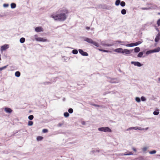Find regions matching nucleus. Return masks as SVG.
Listing matches in <instances>:
<instances>
[{
	"instance_id": "f257e3e1",
	"label": "nucleus",
	"mask_w": 160,
	"mask_h": 160,
	"mask_svg": "<svg viewBox=\"0 0 160 160\" xmlns=\"http://www.w3.org/2000/svg\"><path fill=\"white\" fill-rule=\"evenodd\" d=\"M68 12L66 9H62L58 11L57 14H53L50 16V17L53 18L55 20L60 21H64L67 18V14Z\"/></svg>"
},
{
	"instance_id": "f03ea898",
	"label": "nucleus",
	"mask_w": 160,
	"mask_h": 160,
	"mask_svg": "<svg viewBox=\"0 0 160 160\" xmlns=\"http://www.w3.org/2000/svg\"><path fill=\"white\" fill-rule=\"evenodd\" d=\"M98 130L99 131L108 132H112V130L108 127H101L98 128Z\"/></svg>"
},
{
	"instance_id": "7ed1b4c3",
	"label": "nucleus",
	"mask_w": 160,
	"mask_h": 160,
	"mask_svg": "<svg viewBox=\"0 0 160 160\" xmlns=\"http://www.w3.org/2000/svg\"><path fill=\"white\" fill-rule=\"evenodd\" d=\"M37 36V35H35L34 36L35 40L37 41L42 42H49V40H48L41 37H38Z\"/></svg>"
},
{
	"instance_id": "20e7f679",
	"label": "nucleus",
	"mask_w": 160,
	"mask_h": 160,
	"mask_svg": "<svg viewBox=\"0 0 160 160\" xmlns=\"http://www.w3.org/2000/svg\"><path fill=\"white\" fill-rule=\"evenodd\" d=\"M142 42V41H139L135 43H131L130 44H128L126 45L122 44L123 45H125L127 47H132L135 46H137L138 45L141 44Z\"/></svg>"
},
{
	"instance_id": "39448f33",
	"label": "nucleus",
	"mask_w": 160,
	"mask_h": 160,
	"mask_svg": "<svg viewBox=\"0 0 160 160\" xmlns=\"http://www.w3.org/2000/svg\"><path fill=\"white\" fill-rule=\"evenodd\" d=\"M133 49L128 50L127 49H123L122 54L125 55L130 54L133 51Z\"/></svg>"
},
{
	"instance_id": "423d86ee",
	"label": "nucleus",
	"mask_w": 160,
	"mask_h": 160,
	"mask_svg": "<svg viewBox=\"0 0 160 160\" xmlns=\"http://www.w3.org/2000/svg\"><path fill=\"white\" fill-rule=\"evenodd\" d=\"M108 81L111 83H117L119 82V80L116 78L110 79Z\"/></svg>"
},
{
	"instance_id": "0eeeda50",
	"label": "nucleus",
	"mask_w": 160,
	"mask_h": 160,
	"mask_svg": "<svg viewBox=\"0 0 160 160\" xmlns=\"http://www.w3.org/2000/svg\"><path fill=\"white\" fill-rule=\"evenodd\" d=\"M131 63L134 64V66H137L139 67H141L142 65V64H141L138 62L132 61L131 62Z\"/></svg>"
},
{
	"instance_id": "6e6552de",
	"label": "nucleus",
	"mask_w": 160,
	"mask_h": 160,
	"mask_svg": "<svg viewBox=\"0 0 160 160\" xmlns=\"http://www.w3.org/2000/svg\"><path fill=\"white\" fill-rule=\"evenodd\" d=\"M134 129V130H137L138 129L139 130H144V128H141V127H132L131 128H129L127 130L128 131L130 130L131 129Z\"/></svg>"
},
{
	"instance_id": "1a4fd4ad",
	"label": "nucleus",
	"mask_w": 160,
	"mask_h": 160,
	"mask_svg": "<svg viewBox=\"0 0 160 160\" xmlns=\"http://www.w3.org/2000/svg\"><path fill=\"white\" fill-rule=\"evenodd\" d=\"M79 52L83 56H88V53L85 52L83 51L82 49H79L78 50Z\"/></svg>"
},
{
	"instance_id": "9d476101",
	"label": "nucleus",
	"mask_w": 160,
	"mask_h": 160,
	"mask_svg": "<svg viewBox=\"0 0 160 160\" xmlns=\"http://www.w3.org/2000/svg\"><path fill=\"white\" fill-rule=\"evenodd\" d=\"M9 48L8 45V44H5L1 46V50L2 51H4L8 48Z\"/></svg>"
},
{
	"instance_id": "9b49d317",
	"label": "nucleus",
	"mask_w": 160,
	"mask_h": 160,
	"mask_svg": "<svg viewBox=\"0 0 160 160\" xmlns=\"http://www.w3.org/2000/svg\"><path fill=\"white\" fill-rule=\"evenodd\" d=\"M35 30L37 32H39L43 31V28L41 27H38L36 28Z\"/></svg>"
},
{
	"instance_id": "f8f14e48",
	"label": "nucleus",
	"mask_w": 160,
	"mask_h": 160,
	"mask_svg": "<svg viewBox=\"0 0 160 160\" xmlns=\"http://www.w3.org/2000/svg\"><path fill=\"white\" fill-rule=\"evenodd\" d=\"M123 49L122 48H118L114 50V51L118 53H122L123 51Z\"/></svg>"
},
{
	"instance_id": "ddd939ff",
	"label": "nucleus",
	"mask_w": 160,
	"mask_h": 160,
	"mask_svg": "<svg viewBox=\"0 0 160 160\" xmlns=\"http://www.w3.org/2000/svg\"><path fill=\"white\" fill-rule=\"evenodd\" d=\"M84 41L88 42L89 43L92 44L93 40L91 38H85L84 39Z\"/></svg>"
},
{
	"instance_id": "4468645a",
	"label": "nucleus",
	"mask_w": 160,
	"mask_h": 160,
	"mask_svg": "<svg viewBox=\"0 0 160 160\" xmlns=\"http://www.w3.org/2000/svg\"><path fill=\"white\" fill-rule=\"evenodd\" d=\"M160 39V33L159 32L157 35L155 39V41L156 42H158Z\"/></svg>"
},
{
	"instance_id": "2eb2a0df",
	"label": "nucleus",
	"mask_w": 160,
	"mask_h": 160,
	"mask_svg": "<svg viewBox=\"0 0 160 160\" xmlns=\"http://www.w3.org/2000/svg\"><path fill=\"white\" fill-rule=\"evenodd\" d=\"M4 110H5V111L7 113H11L12 112V110L9 108H5Z\"/></svg>"
},
{
	"instance_id": "dca6fc26",
	"label": "nucleus",
	"mask_w": 160,
	"mask_h": 160,
	"mask_svg": "<svg viewBox=\"0 0 160 160\" xmlns=\"http://www.w3.org/2000/svg\"><path fill=\"white\" fill-rule=\"evenodd\" d=\"M134 51L135 52L137 53L139 52L140 51V48L139 47H137L134 49Z\"/></svg>"
},
{
	"instance_id": "f3484780",
	"label": "nucleus",
	"mask_w": 160,
	"mask_h": 160,
	"mask_svg": "<svg viewBox=\"0 0 160 160\" xmlns=\"http://www.w3.org/2000/svg\"><path fill=\"white\" fill-rule=\"evenodd\" d=\"M143 53H144V52H139L137 55V57L138 58L142 57Z\"/></svg>"
},
{
	"instance_id": "a211bd4d",
	"label": "nucleus",
	"mask_w": 160,
	"mask_h": 160,
	"mask_svg": "<svg viewBox=\"0 0 160 160\" xmlns=\"http://www.w3.org/2000/svg\"><path fill=\"white\" fill-rule=\"evenodd\" d=\"M120 0H117L115 2V4L116 6H118L120 4Z\"/></svg>"
},
{
	"instance_id": "6ab92c4d",
	"label": "nucleus",
	"mask_w": 160,
	"mask_h": 160,
	"mask_svg": "<svg viewBox=\"0 0 160 160\" xmlns=\"http://www.w3.org/2000/svg\"><path fill=\"white\" fill-rule=\"evenodd\" d=\"M15 75L16 77H18L20 76V73L19 71H17L15 73Z\"/></svg>"
},
{
	"instance_id": "aec40b11",
	"label": "nucleus",
	"mask_w": 160,
	"mask_h": 160,
	"mask_svg": "<svg viewBox=\"0 0 160 160\" xmlns=\"http://www.w3.org/2000/svg\"><path fill=\"white\" fill-rule=\"evenodd\" d=\"M11 7L12 8H14L16 7V4L15 3H12L11 4Z\"/></svg>"
},
{
	"instance_id": "412c9836",
	"label": "nucleus",
	"mask_w": 160,
	"mask_h": 160,
	"mask_svg": "<svg viewBox=\"0 0 160 160\" xmlns=\"http://www.w3.org/2000/svg\"><path fill=\"white\" fill-rule=\"evenodd\" d=\"M127 12L126 10L125 9H122L121 11V13L122 15H125Z\"/></svg>"
},
{
	"instance_id": "4be33fe9",
	"label": "nucleus",
	"mask_w": 160,
	"mask_h": 160,
	"mask_svg": "<svg viewBox=\"0 0 160 160\" xmlns=\"http://www.w3.org/2000/svg\"><path fill=\"white\" fill-rule=\"evenodd\" d=\"M154 52L153 50L148 51L146 52V53L147 55H148L151 53Z\"/></svg>"
},
{
	"instance_id": "5701e85b",
	"label": "nucleus",
	"mask_w": 160,
	"mask_h": 160,
	"mask_svg": "<svg viewBox=\"0 0 160 160\" xmlns=\"http://www.w3.org/2000/svg\"><path fill=\"white\" fill-rule=\"evenodd\" d=\"M25 38H22L20 39V42L21 43H23L25 42Z\"/></svg>"
},
{
	"instance_id": "b1692460",
	"label": "nucleus",
	"mask_w": 160,
	"mask_h": 160,
	"mask_svg": "<svg viewBox=\"0 0 160 160\" xmlns=\"http://www.w3.org/2000/svg\"><path fill=\"white\" fill-rule=\"evenodd\" d=\"M154 52H158L160 51V48L159 47L157 49H155L153 50Z\"/></svg>"
},
{
	"instance_id": "393cba45",
	"label": "nucleus",
	"mask_w": 160,
	"mask_h": 160,
	"mask_svg": "<svg viewBox=\"0 0 160 160\" xmlns=\"http://www.w3.org/2000/svg\"><path fill=\"white\" fill-rule=\"evenodd\" d=\"M120 5L122 7H124L126 5V3L124 1H122L121 2H120Z\"/></svg>"
},
{
	"instance_id": "a878e982",
	"label": "nucleus",
	"mask_w": 160,
	"mask_h": 160,
	"mask_svg": "<svg viewBox=\"0 0 160 160\" xmlns=\"http://www.w3.org/2000/svg\"><path fill=\"white\" fill-rule=\"evenodd\" d=\"M92 44L94 46H95L96 47H99V44L97 42H95L93 41Z\"/></svg>"
},
{
	"instance_id": "bb28decb",
	"label": "nucleus",
	"mask_w": 160,
	"mask_h": 160,
	"mask_svg": "<svg viewBox=\"0 0 160 160\" xmlns=\"http://www.w3.org/2000/svg\"><path fill=\"white\" fill-rule=\"evenodd\" d=\"M99 50L100 51H102V52H110V51L109 50H103V49H99Z\"/></svg>"
},
{
	"instance_id": "cd10ccee",
	"label": "nucleus",
	"mask_w": 160,
	"mask_h": 160,
	"mask_svg": "<svg viewBox=\"0 0 160 160\" xmlns=\"http://www.w3.org/2000/svg\"><path fill=\"white\" fill-rule=\"evenodd\" d=\"M72 53L73 54H77L78 53V51L76 49H74L72 51Z\"/></svg>"
},
{
	"instance_id": "c85d7f7f",
	"label": "nucleus",
	"mask_w": 160,
	"mask_h": 160,
	"mask_svg": "<svg viewBox=\"0 0 160 160\" xmlns=\"http://www.w3.org/2000/svg\"><path fill=\"white\" fill-rule=\"evenodd\" d=\"M135 100L138 102H139L141 101L140 98L138 97H137L135 98Z\"/></svg>"
},
{
	"instance_id": "c756f323",
	"label": "nucleus",
	"mask_w": 160,
	"mask_h": 160,
	"mask_svg": "<svg viewBox=\"0 0 160 160\" xmlns=\"http://www.w3.org/2000/svg\"><path fill=\"white\" fill-rule=\"evenodd\" d=\"M159 112L158 110L157 111H155L153 112V114L155 115H157L158 114Z\"/></svg>"
},
{
	"instance_id": "7c9ffc66",
	"label": "nucleus",
	"mask_w": 160,
	"mask_h": 160,
	"mask_svg": "<svg viewBox=\"0 0 160 160\" xmlns=\"http://www.w3.org/2000/svg\"><path fill=\"white\" fill-rule=\"evenodd\" d=\"M132 153L131 152H129V153H124V154H121V155H132Z\"/></svg>"
},
{
	"instance_id": "2f4dec72",
	"label": "nucleus",
	"mask_w": 160,
	"mask_h": 160,
	"mask_svg": "<svg viewBox=\"0 0 160 160\" xmlns=\"http://www.w3.org/2000/svg\"><path fill=\"white\" fill-rule=\"evenodd\" d=\"M34 117L32 115H31L28 116V118L30 120H32L33 119Z\"/></svg>"
},
{
	"instance_id": "473e14b6",
	"label": "nucleus",
	"mask_w": 160,
	"mask_h": 160,
	"mask_svg": "<svg viewBox=\"0 0 160 160\" xmlns=\"http://www.w3.org/2000/svg\"><path fill=\"white\" fill-rule=\"evenodd\" d=\"M143 10H148L151 9L150 8H141Z\"/></svg>"
},
{
	"instance_id": "72a5a7b5",
	"label": "nucleus",
	"mask_w": 160,
	"mask_h": 160,
	"mask_svg": "<svg viewBox=\"0 0 160 160\" xmlns=\"http://www.w3.org/2000/svg\"><path fill=\"white\" fill-rule=\"evenodd\" d=\"M33 122L32 121H29L28 123V126H32L33 125Z\"/></svg>"
},
{
	"instance_id": "f704fd0d",
	"label": "nucleus",
	"mask_w": 160,
	"mask_h": 160,
	"mask_svg": "<svg viewBox=\"0 0 160 160\" xmlns=\"http://www.w3.org/2000/svg\"><path fill=\"white\" fill-rule=\"evenodd\" d=\"M64 115L65 117H68L69 116V114L67 112H66L64 113Z\"/></svg>"
},
{
	"instance_id": "c9c22d12",
	"label": "nucleus",
	"mask_w": 160,
	"mask_h": 160,
	"mask_svg": "<svg viewBox=\"0 0 160 160\" xmlns=\"http://www.w3.org/2000/svg\"><path fill=\"white\" fill-rule=\"evenodd\" d=\"M43 139V138L41 136H38L37 138V140H42Z\"/></svg>"
},
{
	"instance_id": "e433bc0d",
	"label": "nucleus",
	"mask_w": 160,
	"mask_h": 160,
	"mask_svg": "<svg viewBox=\"0 0 160 160\" xmlns=\"http://www.w3.org/2000/svg\"><path fill=\"white\" fill-rule=\"evenodd\" d=\"M141 100L142 101H145L146 100V99L144 97L142 96L141 97Z\"/></svg>"
},
{
	"instance_id": "4c0bfd02",
	"label": "nucleus",
	"mask_w": 160,
	"mask_h": 160,
	"mask_svg": "<svg viewBox=\"0 0 160 160\" xmlns=\"http://www.w3.org/2000/svg\"><path fill=\"white\" fill-rule=\"evenodd\" d=\"M68 111L70 113H72L73 112V110L71 108H69L68 110Z\"/></svg>"
},
{
	"instance_id": "58836bf2",
	"label": "nucleus",
	"mask_w": 160,
	"mask_h": 160,
	"mask_svg": "<svg viewBox=\"0 0 160 160\" xmlns=\"http://www.w3.org/2000/svg\"><path fill=\"white\" fill-rule=\"evenodd\" d=\"M156 152V151L155 150H153L152 151H150L149 152V153L151 154H154Z\"/></svg>"
},
{
	"instance_id": "ea45409f",
	"label": "nucleus",
	"mask_w": 160,
	"mask_h": 160,
	"mask_svg": "<svg viewBox=\"0 0 160 160\" xmlns=\"http://www.w3.org/2000/svg\"><path fill=\"white\" fill-rule=\"evenodd\" d=\"M42 132L43 133H46L48 132V130L46 129H43L42 130Z\"/></svg>"
},
{
	"instance_id": "a19ab883",
	"label": "nucleus",
	"mask_w": 160,
	"mask_h": 160,
	"mask_svg": "<svg viewBox=\"0 0 160 160\" xmlns=\"http://www.w3.org/2000/svg\"><path fill=\"white\" fill-rule=\"evenodd\" d=\"M7 67V66H4L3 67L0 68V71H2L4 69L6 68Z\"/></svg>"
},
{
	"instance_id": "79ce46f5",
	"label": "nucleus",
	"mask_w": 160,
	"mask_h": 160,
	"mask_svg": "<svg viewBox=\"0 0 160 160\" xmlns=\"http://www.w3.org/2000/svg\"><path fill=\"white\" fill-rule=\"evenodd\" d=\"M157 24L158 25V26H160V19H159L157 21Z\"/></svg>"
},
{
	"instance_id": "37998d69",
	"label": "nucleus",
	"mask_w": 160,
	"mask_h": 160,
	"mask_svg": "<svg viewBox=\"0 0 160 160\" xmlns=\"http://www.w3.org/2000/svg\"><path fill=\"white\" fill-rule=\"evenodd\" d=\"M9 4H3V7L5 8L7 7L8 6Z\"/></svg>"
},
{
	"instance_id": "c03bdc74",
	"label": "nucleus",
	"mask_w": 160,
	"mask_h": 160,
	"mask_svg": "<svg viewBox=\"0 0 160 160\" xmlns=\"http://www.w3.org/2000/svg\"><path fill=\"white\" fill-rule=\"evenodd\" d=\"M147 149V147H144L142 148V150L143 152H145Z\"/></svg>"
},
{
	"instance_id": "a18cd8bd",
	"label": "nucleus",
	"mask_w": 160,
	"mask_h": 160,
	"mask_svg": "<svg viewBox=\"0 0 160 160\" xmlns=\"http://www.w3.org/2000/svg\"><path fill=\"white\" fill-rule=\"evenodd\" d=\"M50 82H46L44 83V84L45 85L50 84Z\"/></svg>"
},
{
	"instance_id": "49530a36",
	"label": "nucleus",
	"mask_w": 160,
	"mask_h": 160,
	"mask_svg": "<svg viewBox=\"0 0 160 160\" xmlns=\"http://www.w3.org/2000/svg\"><path fill=\"white\" fill-rule=\"evenodd\" d=\"M93 105L94 106H95V107H102V106H100V105H98L95 104H93Z\"/></svg>"
},
{
	"instance_id": "de8ad7c7",
	"label": "nucleus",
	"mask_w": 160,
	"mask_h": 160,
	"mask_svg": "<svg viewBox=\"0 0 160 160\" xmlns=\"http://www.w3.org/2000/svg\"><path fill=\"white\" fill-rule=\"evenodd\" d=\"M63 125L62 123H59L58 125V127H61Z\"/></svg>"
},
{
	"instance_id": "09e8293b",
	"label": "nucleus",
	"mask_w": 160,
	"mask_h": 160,
	"mask_svg": "<svg viewBox=\"0 0 160 160\" xmlns=\"http://www.w3.org/2000/svg\"><path fill=\"white\" fill-rule=\"evenodd\" d=\"M155 28L156 29V30L158 32H159V29L156 26H155Z\"/></svg>"
},
{
	"instance_id": "8fccbe9b",
	"label": "nucleus",
	"mask_w": 160,
	"mask_h": 160,
	"mask_svg": "<svg viewBox=\"0 0 160 160\" xmlns=\"http://www.w3.org/2000/svg\"><path fill=\"white\" fill-rule=\"evenodd\" d=\"M105 45L107 46H112V45L111 44H105Z\"/></svg>"
},
{
	"instance_id": "3c124183",
	"label": "nucleus",
	"mask_w": 160,
	"mask_h": 160,
	"mask_svg": "<svg viewBox=\"0 0 160 160\" xmlns=\"http://www.w3.org/2000/svg\"><path fill=\"white\" fill-rule=\"evenodd\" d=\"M86 28L88 30H89L90 29V28L89 27H86Z\"/></svg>"
},
{
	"instance_id": "603ef678",
	"label": "nucleus",
	"mask_w": 160,
	"mask_h": 160,
	"mask_svg": "<svg viewBox=\"0 0 160 160\" xmlns=\"http://www.w3.org/2000/svg\"><path fill=\"white\" fill-rule=\"evenodd\" d=\"M132 149L133 150L135 151V152H136V149L135 148H132Z\"/></svg>"
},
{
	"instance_id": "864d4df0",
	"label": "nucleus",
	"mask_w": 160,
	"mask_h": 160,
	"mask_svg": "<svg viewBox=\"0 0 160 160\" xmlns=\"http://www.w3.org/2000/svg\"><path fill=\"white\" fill-rule=\"evenodd\" d=\"M117 42H118V43H121L122 42L121 41H117Z\"/></svg>"
},
{
	"instance_id": "5fc2aeb1",
	"label": "nucleus",
	"mask_w": 160,
	"mask_h": 160,
	"mask_svg": "<svg viewBox=\"0 0 160 160\" xmlns=\"http://www.w3.org/2000/svg\"><path fill=\"white\" fill-rule=\"evenodd\" d=\"M148 128H145L144 129V130H147L148 129Z\"/></svg>"
},
{
	"instance_id": "6e6d98bb",
	"label": "nucleus",
	"mask_w": 160,
	"mask_h": 160,
	"mask_svg": "<svg viewBox=\"0 0 160 160\" xmlns=\"http://www.w3.org/2000/svg\"><path fill=\"white\" fill-rule=\"evenodd\" d=\"M0 17H3V16L1 15V14H0Z\"/></svg>"
},
{
	"instance_id": "4d7b16f0",
	"label": "nucleus",
	"mask_w": 160,
	"mask_h": 160,
	"mask_svg": "<svg viewBox=\"0 0 160 160\" xmlns=\"http://www.w3.org/2000/svg\"><path fill=\"white\" fill-rule=\"evenodd\" d=\"M158 80H159V81L160 82V78H159L158 79Z\"/></svg>"
},
{
	"instance_id": "13d9d810",
	"label": "nucleus",
	"mask_w": 160,
	"mask_h": 160,
	"mask_svg": "<svg viewBox=\"0 0 160 160\" xmlns=\"http://www.w3.org/2000/svg\"><path fill=\"white\" fill-rule=\"evenodd\" d=\"M84 123H85L84 122V123H83L82 124H84Z\"/></svg>"
},
{
	"instance_id": "bf43d9fd",
	"label": "nucleus",
	"mask_w": 160,
	"mask_h": 160,
	"mask_svg": "<svg viewBox=\"0 0 160 160\" xmlns=\"http://www.w3.org/2000/svg\"><path fill=\"white\" fill-rule=\"evenodd\" d=\"M64 100H65V98H64V99H63V100L64 101Z\"/></svg>"
},
{
	"instance_id": "052dcab7",
	"label": "nucleus",
	"mask_w": 160,
	"mask_h": 160,
	"mask_svg": "<svg viewBox=\"0 0 160 160\" xmlns=\"http://www.w3.org/2000/svg\"><path fill=\"white\" fill-rule=\"evenodd\" d=\"M159 156H160V155Z\"/></svg>"
}]
</instances>
